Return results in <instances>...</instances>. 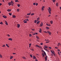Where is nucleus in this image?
I'll list each match as a JSON object with an SVG mask.
<instances>
[{"label":"nucleus","instance_id":"obj_63","mask_svg":"<svg viewBox=\"0 0 61 61\" xmlns=\"http://www.w3.org/2000/svg\"><path fill=\"white\" fill-rule=\"evenodd\" d=\"M41 9L42 10H44V8H41Z\"/></svg>","mask_w":61,"mask_h":61},{"label":"nucleus","instance_id":"obj_19","mask_svg":"<svg viewBox=\"0 0 61 61\" xmlns=\"http://www.w3.org/2000/svg\"><path fill=\"white\" fill-rule=\"evenodd\" d=\"M36 37L37 39H39V37L38 36H36Z\"/></svg>","mask_w":61,"mask_h":61},{"label":"nucleus","instance_id":"obj_64","mask_svg":"<svg viewBox=\"0 0 61 61\" xmlns=\"http://www.w3.org/2000/svg\"><path fill=\"white\" fill-rule=\"evenodd\" d=\"M8 36H10V35H9V34H8Z\"/></svg>","mask_w":61,"mask_h":61},{"label":"nucleus","instance_id":"obj_60","mask_svg":"<svg viewBox=\"0 0 61 61\" xmlns=\"http://www.w3.org/2000/svg\"><path fill=\"white\" fill-rule=\"evenodd\" d=\"M31 30H32V31H35V29H32Z\"/></svg>","mask_w":61,"mask_h":61},{"label":"nucleus","instance_id":"obj_49","mask_svg":"<svg viewBox=\"0 0 61 61\" xmlns=\"http://www.w3.org/2000/svg\"><path fill=\"white\" fill-rule=\"evenodd\" d=\"M31 50H32V51H34V49L33 48H32V49H30Z\"/></svg>","mask_w":61,"mask_h":61},{"label":"nucleus","instance_id":"obj_54","mask_svg":"<svg viewBox=\"0 0 61 61\" xmlns=\"http://www.w3.org/2000/svg\"><path fill=\"white\" fill-rule=\"evenodd\" d=\"M35 35H37L38 34V33H35Z\"/></svg>","mask_w":61,"mask_h":61},{"label":"nucleus","instance_id":"obj_21","mask_svg":"<svg viewBox=\"0 0 61 61\" xmlns=\"http://www.w3.org/2000/svg\"><path fill=\"white\" fill-rule=\"evenodd\" d=\"M6 46H7L8 47H9V46L8 45V44H6Z\"/></svg>","mask_w":61,"mask_h":61},{"label":"nucleus","instance_id":"obj_8","mask_svg":"<svg viewBox=\"0 0 61 61\" xmlns=\"http://www.w3.org/2000/svg\"><path fill=\"white\" fill-rule=\"evenodd\" d=\"M46 61H47V56H46L45 57Z\"/></svg>","mask_w":61,"mask_h":61},{"label":"nucleus","instance_id":"obj_11","mask_svg":"<svg viewBox=\"0 0 61 61\" xmlns=\"http://www.w3.org/2000/svg\"><path fill=\"white\" fill-rule=\"evenodd\" d=\"M11 11V10L9 9H8L7 10V11H8V12H10Z\"/></svg>","mask_w":61,"mask_h":61},{"label":"nucleus","instance_id":"obj_62","mask_svg":"<svg viewBox=\"0 0 61 61\" xmlns=\"http://www.w3.org/2000/svg\"><path fill=\"white\" fill-rule=\"evenodd\" d=\"M37 5H38V3H36V6H37Z\"/></svg>","mask_w":61,"mask_h":61},{"label":"nucleus","instance_id":"obj_2","mask_svg":"<svg viewBox=\"0 0 61 61\" xmlns=\"http://www.w3.org/2000/svg\"><path fill=\"white\" fill-rule=\"evenodd\" d=\"M47 32L48 33L49 35H51V34H52V33H51V32L49 31H47Z\"/></svg>","mask_w":61,"mask_h":61},{"label":"nucleus","instance_id":"obj_30","mask_svg":"<svg viewBox=\"0 0 61 61\" xmlns=\"http://www.w3.org/2000/svg\"><path fill=\"white\" fill-rule=\"evenodd\" d=\"M49 13L50 14H51V10L50 11V10L49 11Z\"/></svg>","mask_w":61,"mask_h":61},{"label":"nucleus","instance_id":"obj_57","mask_svg":"<svg viewBox=\"0 0 61 61\" xmlns=\"http://www.w3.org/2000/svg\"><path fill=\"white\" fill-rule=\"evenodd\" d=\"M46 25H47V26H48L49 25V24H48L47 23L46 24Z\"/></svg>","mask_w":61,"mask_h":61},{"label":"nucleus","instance_id":"obj_33","mask_svg":"<svg viewBox=\"0 0 61 61\" xmlns=\"http://www.w3.org/2000/svg\"><path fill=\"white\" fill-rule=\"evenodd\" d=\"M44 54L45 56H46V52H44Z\"/></svg>","mask_w":61,"mask_h":61},{"label":"nucleus","instance_id":"obj_1","mask_svg":"<svg viewBox=\"0 0 61 61\" xmlns=\"http://www.w3.org/2000/svg\"><path fill=\"white\" fill-rule=\"evenodd\" d=\"M51 52L54 56H56V54H55V51H51Z\"/></svg>","mask_w":61,"mask_h":61},{"label":"nucleus","instance_id":"obj_47","mask_svg":"<svg viewBox=\"0 0 61 61\" xmlns=\"http://www.w3.org/2000/svg\"><path fill=\"white\" fill-rule=\"evenodd\" d=\"M55 48L56 49H58V47H55Z\"/></svg>","mask_w":61,"mask_h":61},{"label":"nucleus","instance_id":"obj_39","mask_svg":"<svg viewBox=\"0 0 61 61\" xmlns=\"http://www.w3.org/2000/svg\"><path fill=\"white\" fill-rule=\"evenodd\" d=\"M25 20V21H29V20L28 19H26Z\"/></svg>","mask_w":61,"mask_h":61},{"label":"nucleus","instance_id":"obj_59","mask_svg":"<svg viewBox=\"0 0 61 61\" xmlns=\"http://www.w3.org/2000/svg\"><path fill=\"white\" fill-rule=\"evenodd\" d=\"M31 45H32V44H31V43H30L29 44V45L30 46H31Z\"/></svg>","mask_w":61,"mask_h":61},{"label":"nucleus","instance_id":"obj_17","mask_svg":"<svg viewBox=\"0 0 61 61\" xmlns=\"http://www.w3.org/2000/svg\"><path fill=\"white\" fill-rule=\"evenodd\" d=\"M5 22L6 25H8V23H7V21H5Z\"/></svg>","mask_w":61,"mask_h":61},{"label":"nucleus","instance_id":"obj_34","mask_svg":"<svg viewBox=\"0 0 61 61\" xmlns=\"http://www.w3.org/2000/svg\"><path fill=\"white\" fill-rule=\"evenodd\" d=\"M44 54L45 56H46V52H44Z\"/></svg>","mask_w":61,"mask_h":61},{"label":"nucleus","instance_id":"obj_13","mask_svg":"<svg viewBox=\"0 0 61 61\" xmlns=\"http://www.w3.org/2000/svg\"><path fill=\"white\" fill-rule=\"evenodd\" d=\"M12 17L13 18H15L16 17V16L15 15H12Z\"/></svg>","mask_w":61,"mask_h":61},{"label":"nucleus","instance_id":"obj_45","mask_svg":"<svg viewBox=\"0 0 61 61\" xmlns=\"http://www.w3.org/2000/svg\"><path fill=\"white\" fill-rule=\"evenodd\" d=\"M20 4H18L17 5V6H18V7H20Z\"/></svg>","mask_w":61,"mask_h":61},{"label":"nucleus","instance_id":"obj_51","mask_svg":"<svg viewBox=\"0 0 61 61\" xmlns=\"http://www.w3.org/2000/svg\"><path fill=\"white\" fill-rule=\"evenodd\" d=\"M49 43V41H47L46 42V43Z\"/></svg>","mask_w":61,"mask_h":61},{"label":"nucleus","instance_id":"obj_46","mask_svg":"<svg viewBox=\"0 0 61 61\" xmlns=\"http://www.w3.org/2000/svg\"><path fill=\"white\" fill-rule=\"evenodd\" d=\"M42 55H43V57H44L45 56V55H44V53H42Z\"/></svg>","mask_w":61,"mask_h":61},{"label":"nucleus","instance_id":"obj_16","mask_svg":"<svg viewBox=\"0 0 61 61\" xmlns=\"http://www.w3.org/2000/svg\"><path fill=\"white\" fill-rule=\"evenodd\" d=\"M39 19H40V18L39 17L38 18H37V21H38L39 20Z\"/></svg>","mask_w":61,"mask_h":61},{"label":"nucleus","instance_id":"obj_41","mask_svg":"<svg viewBox=\"0 0 61 61\" xmlns=\"http://www.w3.org/2000/svg\"><path fill=\"white\" fill-rule=\"evenodd\" d=\"M52 1L53 3H54L56 2V0H52Z\"/></svg>","mask_w":61,"mask_h":61},{"label":"nucleus","instance_id":"obj_36","mask_svg":"<svg viewBox=\"0 0 61 61\" xmlns=\"http://www.w3.org/2000/svg\"><path fill=\"white\" fill-rule=\"evenodd\" d=\"M44 33H46L47 34V32L46 31H43Z\"/></svg>","mask_w":61,"mask_h":61},{"label":"nucleus","instance_id":"obj_6","mask_svg":"<svg viewBox=\"0 0 61 61\" xmlns=\"http://www.w3.org/2000/svg\"><path fill=\"white\" fill-rule=\"evenodd\" d=\"M33 59H36V56H35L34 55L33 56Z\"/></svg>","mask_w":61,"mask_h":61},{"label":"nucleus","instance_id":"obj_52","mask_svg":"<svg viewBox=\"0 0 61 61\" xmlns=\"http://www.w3.org/2000/svg\"><path fill=\"white\" fill-rule=\"evenodd\" d=\"M29 36H30V37H31V36H32V35H31V34H30Z\"/></svg>","mask_w":61,"mask_h":61},{"label":"nucleus","instance_id":"obj_42","mask_svg":"<svg viewBox=\"0 0 61 61\" xmlns=\"http://www.w3.org/2000/svg\"><path fill=\"white\" fill-rule=\"evenodd\" d=\"M3 22H0V24L3 25Z\"/></svg>","mask_w":61,"mask_h":61},{"label":"nucleus","instance_id":"obj_40","mask_svg":"<svg viewBox=\"0 0 61 61\" xmlns=\"http://www.w3.org/2000/svg\"><path fill=\"white\" fill-rule=\"evenodd\" d=\"M9 14L10 15H12V13H9Z\"/></svg>","mask_w":61,"mask_h":61},{"label":"nucleus","instance_id":"obj_32","mask_svg":"<svg viewBox=\"0 0 61 61\" xmlns=\"http://www.w3.org/2000/svg\"><path fill=\"white\" fill-rule=\"evenodd\" d=\"M44 54L45 56H46V52H44Z\"/></svg>","mask_w":61,"mask_h":61},{"label":"nucleus","instance_id":"obj_15","mask_svg":"<svg viewBox=\"0 0 61 61\" xmlns=\"http://www.w3.org/2000/svg\"><path fill=\"white\" fill-rule=\"evenodd\" d=\"M8 40H10V41H12L13 40L12 38H9L8 39Z\"/></svg>","mask_w":61,"mask_h":61},{"label":"nucleus","instance_id":"obj_7","mask_svg":"<svg viewBox=\"0 0 61 61\" xmlns=\"http://www.w3.org/2000/svg\"><path fill=\"white\" fill-rule=\"evenodd\" d=\"M8 4L9 5V6H10V5H11V2H10V3L8 2Z\"/></svg>","mask_w":61,"mask_h":61},{"label":"nucleus","instance_id":"obj_58","mask_svg":"<svg viewBox=\"0 0 61 61\" xmlns=\"http://www.w3.org/2000/svg\"><path fill=\"white\" fill-rule=\"evenodd\" d=\"M41 45H43V43H41Z\"/></svg>","mask_w":61,"mask_h":61},{"label":"nucleus","instance_id":"obj_23","mask_svg":"<svg viewBox=\"0 0 61 61\" xmlns=\"http://www.w3.org/2000/svg\"><path fill=\"white\" fill-rule=\"evenodd\" d=\"M40 21H38V22H37V24H39V23H40Z\"/></svg>","mask_w":61,"mask_h":61},{"label":"nucleus","instance_id":"obj_26","mask_svg":"<svg viewBox=\"0 0 61 61\" xmlns=\"http://www.w3.org/2000/svg\"><path fill=\"white\" fill-rule=\"evenodd\" d=\"M15 2H19V1H18V0H15Z\"/></svg>","mask_w":61,"mask_h":61},{"label":"nucleus","instance_id":"obj_29","mask_svg":"<svg viewBox=\"0 0 61 61\" xmlns=\"http://www.w3.org/2000/svg\"><path fill=\"white\" fill-rule=\"evenodd\" d=\"M22 58H23L24 59H26L25 57H22Z\"/></svg>","mask_w":61,"mask_h":61},{"label":"nucleus","instance_id":"obj_31","mask_svg":"<svg viewBox=\"0 0 61 61\" xmlns=\"http://www.w3.org/2000/svg\"><path fill=\"white\" fill-rule=\"evenodd\" d=\"M48 9H49L50 10V11H51V8L50 7H49L48 8Z\"/></svg>","mask_w":61,"mask_h":61},{"label":"nucleus","instance_id":"obj_48","mask_svg":"<svg viewBox=\"0 0 61 61\" xmlns=\"http://www.w3.org/2000/svg\"><path fill=\"white\" fill-rule=\"evenodd\" d=\"M17 12H19V9H17Z\"/></svg>","mask_w":61,"mask_h":61},{"label":"nucleus","instance_id":"obj_53","mask_svg":"<svg viewBox=\"0 0 61 61\" xmlns=\"http://www.w3.org/2000/svg\"><path fill=\"white\" fill-rule=\"evenodd\" d=\"M27 21H25L24 22V23H27Z\"/></svg>","mask_w":61,"mask_h":61},{"label":"nucleus","instance_id":"obj_56","mask_svg":"<svg viewBox=\"0 0 61 61\" xmlns=\"http://www.w3.org/2000/svg\"><path fill=\"white\" fill-rule=\"evenodd\" d=\"M36 3H34L33 4V5H36Z\"/></svg>","mask_w":61,"mask_h":61},{"label":"nucleus","instance_id":"obj_35","mask_svg":"<svg viewBox=\"0 0 61 61\" xmlns=\"http://www.w3.org/2000/svg\"><path fill=\"white\" fill-rule=\"evenodd\" d=\"M44 54L45 56H46V52H44Z\"/></svg>","mask_w":61,"mask_h":61},{"label":"nucleus","instance_id":"obj_43","mask_svg":"<svg viewBox=\"0 0 61 61\" xmlns=\"http://www.w3.org/2000/svg\"><path fill=\"white\" fill-rule=\"evenodd\" d=\"M0 58H2V55H1V54H0Z\"/></svg>","mask_w":61,"mask_h":61},{"label":"nucleus","instance_id":"obj_3","mask_svg":"<svg viewBox=\"0 0 61 61\" xmlns=\"http://www.w3.org/2000/svg\"><path fill=\"white\" fill-rule=\"evenodd\" d=\"M43 23L42 22H41L40 24V26L41 27V26H43Z\"/></svg>","mask_w":61,"mask_h":61},{"label":"nucleus","instance_id":"obj_14","mask_svg":"<svg viewBox=\"0 0 61 61\" xmlns=\"http://www.w3.org/2000/svg\"><path fill=\"white\" fill-rule=\"evenodd\" d=\"M15 4V3L14 2L13 3H11V5L12 6H13Z\"/></svg>","mask_w":61,"mask_h":61},{"label":"nucleus","instance_id":"obj_18","mask_svg":"<svg viewBox=\"0 0 61 61\" xmlns=\"http://www.w3.org/2000/svg\"><path fill=\"white\" fill-rule=\"evenodd\" d=\"M60 45V43H58V44L57 46H59Z\"/></svg>","mask_w":61,"mask_h":61},{"label":"nucleus","instance_id":"obj_12","mask_svg":"<svg viewBox=\"0 0 61 61\" xmlns=\"http://www.w3.org/2000/svg\"><path fill=\"white\" fill-rule=\"evenodd\" d=\"M41 32H42V29L41 28H40L39 32V33H41Z\"/></svg>","mask_w":61,"mask_h":61},{"label":"nucleus","instance_id":"obj_9","mask_svg":"<svg viewBox=\"0 0 61 61\" xmlns=\"http://www.w3.org/2000/svg\"><path fill=\"white\" fill-rule=\"evenodd\" d=\"M3 17L4 18H7V17L5 15L3 16Z\"/></svg>","mask_w":61,"mask_h":61},{"label":"nucleus","instance_id":"obj_37","mask_svg":"<svg viewBox=\"0 0 61 61\" xmlns=\"http://www.w3.org/2000/svg\"><path fill=\"white\" fill-rule=\"evenodd\" d=\"M51 23V24H53V21H50Z\"/></svg>","mask_w":61,"mask_h":61},{"label":"nucleus","instance_id":"obj_55","mask_svg":"<svg viewBox=\"0 0 61 61\" xmlns=\"http://www.w3.org/2000/svg\"><path fill=\"white\" fill-rule=\"evenodd\" d=\"M5 45H4L2 46V47H5Z\"/></svg>","mask_w":61,"mask_h":61},{"label":"nucleus","instance_id":"obj_4","mask_svg":"<svg viewBox=\"0 0 61 61\" xmlns=\"http://www.w3.org/2000/svg\"><path fill=\"white\" fill-rule=\"evenodd\" d=\"M36 47H39L40 48H42L41 47L37 45H36Z\"/></svg>","mask_w":61,"mask_h":61},{"label":"nucleus","instance_id":"obj_10","mask_svg":"<svg viewBox=\"0 0 61 61\" xmlns=\"http://www.w3.org/2000/svg\"><path fill=\"white\" fill-rule=\"evenodd\" d=\"M56 6H58L59 5H58V3L57 2L56 4Z\"/></svg>","mask_w":61,"mask_h":61},{"label":"nucleus","instance_id":"obj_44","mask_svg":"<svg viewBox=\"0 0 61 61\" xmlns=\"http://www.w3.org/2000/svg\"><path fill=\"white\" fill-rule=\"evenodd\" d=\"M58 51V52H60V50L59 49H58L57 50Z\"/></svg>","mask_w":61,"mask_h":61},{"label":"nucleus","instance_id":"obj_25","mask_svg":"<svg viewBox=\"0 0 61 61\" xmlns=\"http://www.w3.org/2000/svg\"><path fill=\"white\" fill-rule=\"evenodd\" d=\"M44 47H45V48H48V47H47V46H44Z\"/></svg>","mask_w":61,"mask_h":61},{"label":"nucleus","instance_id":"obj_24","mask_svg":"<svg viewBox=\"0 0 61 61\" xmlns=\"http://www.w3.org/2000/svg\"><path fill=\"white\" fill-rule=\"evenodd\" d=\"M46 28L47 29H49V27H46Z\"/></svg>","mask_w":61,"mask_h":61},{"label":"nucleus","instance_id":"obj_20","mask_svg":"<svg viewBox=\"0 0 61 61\" xmlns=\"http://www.w3.org/2000/svg\"><path fill=\"white\" fill-rule=\"evenodd\" d=\"M13 57V56H10V59H12Z\"/></svg>","mask_w":61,"mask_h":61},{"label":"nucleus","instance_id":"obj_28","mask_svg":"<svg viewBox=\"0 0 61 61\" xmlns=\"http://www.w3.org/2000/svg\"><path fill=\"white\" fill-rule=\"evenodd\" d=\"M30 56L31 57V58H32V57H33V56H32V55L31 54L30 55Z\"/></svg>","mask_w":61,"mask_h":61},{"label":"nucleus","instance_id":"obj_5","mask_svg":"<svg viewBox=\"0 0 61 61\" xmlns=\"http://www.w3.org/2000/svg\"><path fill=\"white\" fill-rule=\"evenodd\" d=\"M17 28H19L20 27V24H17Z\"/></svg>","mask_w":61,"mask_h":61},{"label":"nucleus","instance_id":"obj_38","mask_svg":"<svg viewBox=\"0 0 61 61\" xmlns=\"http://www.w3.org/2000/svg\"><path fill=\"white\" fill-rule=\"evenodd\" d=\"M35 14L34 13H32L31 14V15H34Z\"/></svg>","mask_w":61,"mask_h":61},{"label":"nucleus","instance_id":"obj_61","mask_svg":"<svg viewBox=\"0 0 61 61\" xmlns=\"http://www.w3.org/2000/svg\"><path fill=\"white\" fill-rule=\"evenodd\" d=\"M42 52H44V53L45 52V51H44L43 50H42Z\"/></svg>","mask_w":61,"mask_h":61},{"label":"nucleus","instance_id":"obj_27","mask_svg":"<svg viewBox=\"0 0 61 61\" xmlns=\"http://www.w3.org/2000/svg\"><path fill=\"white\" fill-rule=\"evenodd\" d=\"M37 22V21H36V20H34V23H36Z\"/></svg>","mask_w":61,"mask_h":61},{"label":"nucleus","instance_id":"obj_50","mask_svg":"<svg viewBox=\"0 0 61 61\" xmlns=\"http://www.w3.org/2000/svg\"><path fill=\"white\" fill-rule=\"evenodd\" d=\"M29 16H27L26 17L27 18H29Z\"/></svg>","mask_w":61,"mask_h":61},{"label":"nucleus","instance_id":"obj_22","mask_svg":"<svg viewBox=\"0 0 61 61\" xmlns=\"http://www.w3.org/2000/svg\"><path fill=\"white\" fill-rule=\"evenodd\" d=\"M30 14H31V12H30L29 13L27 14V15H30Z\"/></svg>","mask_w":61,"mask_h":61}]
</instances>
